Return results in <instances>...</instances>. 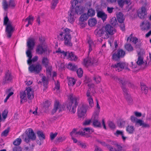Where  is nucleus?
Listing matches in <instances>:
<instances>
[{"label": "nucleus", "mask_w": 151, "mask_h": 151, "mask_svg": "<svg viewBox=\"0 0 151 151\" xmlns=\"http://www.w3.org/2000/svg\"><path fill=\"white\" fill-rule=\"evenodd\" d=\"M69 97L70 99V101L68 103L67 105V107L68 109L70 111V112L73 114H74L76 111V109L78 104V101L79 98L78 96L71 94H70Z\"/></svg>", "instance_id": "f257e3e1"}, {"label": "nucleus", "mask_w": 151, "mask_h": 151, "mask_svg": "<svg viewBox=\"0 0 151 151\" xmlns=\"http://www.w3.org/2000/svg\"><path fill=\"white\" fill-rule=\"evenodd\" d=\"M4 24L6 25V32L7 37L8 38H10L14 31V27L13 26L12 22L9 20L7 16L4 18Z\"/></svg>", "instance_id": "f03ea898"}, {"label": "nucleus", "mask_w": 151, "mask_h": 151, "mask_svg": "<svg viewBox=\"0 0 151 151\" xmlns=\"http://www.w3.org/2000/svg\"><path fill=\"white\" fill-rule=\"evenodd\" d=\"M34 41V39L32 38H29L27 40V46L28 49L26 53L27 56L29 58L27 60L28 64H30V60L32 58L31 51L33 49L35 46Z\"/></svg>", "instance_id": "7ed1b4c3"}, {"label": "nucleus", "mask_w": 151, "mask_h": 151, "mask_svg": "<svg viewBox=\"0 0 151 151\" xmlns=\"http://www.w3.org/2000/svg\"><path fill=\"white\" fill-rule=\"evenodd\" d=\"M111 144L115 146V148L110 145H107V148L109 151H126L123 148L122 144L114 141H113Z\"/></svg>", "instance_id": "20e7f679"}, {"label": "nucleus", "mask_w": 151, "mask_h": 151, "mask_svg": "<svg viewBox=\"0 0 151 151\" xmlns=\"http://www.w3.org/2000/svg\"><path fill=\"white\" fill-rule=\"evenodd\" d=\"M88 85L89 87V88L86 93V96L88 97L87 99L89 106L91 108L93 106V99L91 96L90 94L91 92L92 93H93L94 92V91L93 92V91L94 90L93 88L94 85L93 84H88Z\"/></svg>", "instance_id": "39448f33"}, {"label": "nucleus", "mask_w": 151, "mask_h": 151, "mask_svg": "<svg viewBox=\"0 0 151 151\" xmlns=\"http://www.w3.org/2000/svg\"><path fill=\"white\" fill-rule=\"evenodd\" d=\"M64 43L65 44L68 46H71L72 44L71 42V36L70 34V29L66 28L64 30Z\"/></svg>", "instance_id": "423d86ee"}, {"label": "nucleus", "mask_w": 151, "mask_h": 151, "mask_svg": "<svg viewBox=\"0 0 151 151\" xmlns=\"http://www.w3.org/2000/svg\"><path fill=\"white\" fill-rule=\"evenodd\" d=\"M87 106L86 105L82 104L80 105L78 109V114L79 117L83 118L86 112Z\"/></svg>", "instance_id": "0eeeda50"}, {"label": "nucleus", "mask_w": 151, "mask_h": 151, "mask_svg": "<svg viewBox=\"0 0 151 151\" xmlns=\"http://www.w3.org/2000/svg\"><path fill=\"white\" fill-rule=\"evenodd\" d=\"M13 78V76L11 72L9 70H7L6 72L5 75L3 78L2 84L4 85L12 82Z\"/></svg>", "instance_id": "6e6552de"}, {"label": "nucleus", "mask_w": 151, "mask_h": 151, "mask_svg": "<svg viewBox=\"0 0 151 151\" xmlns=\"http://www.w3.org/2000/svg\"><path fill=\"white\" fill-rule=\"evenodd\" d=\"M26 133L27 135V137L24 139L25 141L28 143L30 141V139L32 140H34L36 138V136L35 135L33 130L31 128L28 129V132L26 131Z\"/></svg>", "instance_id": "1a4fd4ad"}, {"label": "nucleus", "mask_w": 151, "mask_h": 151, "mask_svg": "<svg viewBox=\"0 0 151 151\" xmlns=\"http://www.w3.org/2000/svg\"><path fill=\"white\" fill-rule=\"evenodd\" d=\"M42 67L39 64H32L29 67V70L31 72H34L35 74L39 73L42 70Z\"/></svg>", "instance_id": "9d476101"}, {"label": "nucleus", "mask_w": 151, "mask_h": 151, "mask_svg": "<svg viewBox=\"0 0 151 151\" xmlns=\"http://www.w3.org/2000/svg\"><path fill=\"white\" fill-rule=\"evenodd\" d=\"M112 78L116 81L118 82L120 84H121V86L123 91V88H125L126 90H128L125 86L128 81H127L124 78H119L117 76H113Z\"/></svg>", "instance_id": "9b49d317"}, {"label": "nucleus", "mask_w": 151, "mask_h": 151, "mask_svg": "<svg viewBox=\"0 0 151 151\" xmlns=\"http://www.w3.org/2000/svg\"><path fill=\"white\" fill-rule=\"evenodd\" d=\"M105 31L104 27L100 29L99 30L95 31V34L97 37H102L104 39H107L109 37L108 34Z\"/></svg>", "instance_id": "f8f14e48"}, {"label": "nucleus", "mask_w": 151, "mask_h": 151, "mask_svg": "<svg viewBox=\"0 0 151 151\" xmlns=\"http://www.w3.org/2000/svg\"><path fill=\"white\" fill-rule=\"evenodd\" d=\"M105 31L108 35H112L116 32V30L114 27L110 24H108L104 27Z\"/></svg>", "instance_id": "ddd939ff"}, {"label": "nucleus", "mask_w": 151, "mask_h": 151, "mask_svg": "<svg viewBox=\"0 0 151 151\" xmlns=\"http://www.w3.org/2000/svg\"><path fill=\"white\" fill-rule=\"evenodd\" d=\"M125 51L122 50H118L117 53L113 55V58L114 60H118L119 59L123 57L125 55Z\"/></svg>", "instance_id": "4468645a"}, {"label": "nucleus", "mask_w": 151, "mask_h": 151, "mask_svg": "<svg viewBox=\"0 0 151 151\" xmlns=\"http://www.w3.org/2000/svg\"><path fill=\"white\" fill-rule=\"evenodd\" d=\"M46 47L43 44H41L37 46L36 51L39 54L41 55L47 51Z\"/></svg>", "instance_id": "2eb2a0df"}, {"label": "nucleus", "mask_w": 151, "mask_h": 151, "mask_svg": "<svg viewBox=\"0 0 151 151\" xmlns=\"http://www.w3.org/2000/svg\"><path fill=\"white\" fill-rule=\"evenodd\" d=\"M85 132H83L82 131H77V129L74 128L70 133V135L71 137H79L81 135L84 136L85 135Z\"/></svg>", "instance_id": "dca6fc26"}, {"label": "nucleus", "mask_w": 151, "mask_h": 151, "mask_svg": "<svg viewBox=\"0 0 151 151\" xmlns=\"http://www.w3.org/2000/svg\"><path fill=\"white\" fill-rule=\"evenodd\" d=\"M126 64L123 62H119L116 64L113 65V68L115 69V70L118 72L122 71V69H124L126 66Z\"/></svg>", "instance_id": "f3484780"}, {"label": "nucleus", "mask_w": 151, "mask_h": 151, "mask_svg": "<svg viewBox=\"0 0 151 151\" xmlns=\"http://www.w3.org/2000/svg\"><path fill=\"white\" fill-rule=\"evenodd\" d=\"M99 114H93L92 117V120L93 122V125L95 127H101V123L98 121Z\"/></svg>", "instance_id": "a211bd4d"}, {"label": "nucleus", "mask_w": 151, "mask_h": 151, "mask_svg": "<svg viewBox=\"0 0 151 151\" xmlns=\"http://www.w3.org/2000/svg\"><path fill=\"white\" fill-rule=\"evenodd\" d=\"M69 15L68 16V21L70 23H73L75 20V17L74 15L76 14L75 12V9H72L68 12Z\"/></svg>", "instance_id": "6ab92c4d"}, {"label": "nucleus", "mask_w": 151, "mask_h": 151, "mask_svg": "<svg viewBox=\"0 0 151 151\" xmlns=\"http://www.w3.org/2000/svg\"><path fill=\"white\" fill-rule=\"evenodd\" d=\"M124 94L125 98L129 104H132L133 103V100L128 93V90H126L125 88H123Z\"/></svg>", "instance_id": "aec40b11"}, {"label": "nucleus", "mask_w": 151, "mask_h": 151, "mask_svg": "<svg viewBox=\"0 0 151 151\" xmlns=\"http://www.w3.org/2000/svg\"><path fill=\"white\" fill-rule=\"evenodd\" d=\"M20 96L21 99L20 103H23L27 101V94L26 90L24 91H21L20 93Z\"/></svg>", "instance_id": "412c9836"}, {"label": "nucleus", "mask_w": 151, "mask_h": 151, "mask_svg": "<svg viewBox=\"0 0 151 151\" xmlns=\"http://www.w3.org/2000/svg\"><path fill=\"white\" fill-rule=\"evenodd\" d=\"M97 16L98 18H101L104 22L107 18V15L102 11L97 12Z\"/></svg>", "instance_id": "4be33fe9"}, {"label": "nucleus", "mask_w": 151, "mask_h": 151, "mask_svg": "<svg viewBox=\"0 0 151 151\" xmlns=\"http://www.w3.org/2000/svg\"><path fill=\"white\" fill-rule=\"evenodd\" d=\"M146 15V9L145 7L142 8L141 10L138 13V16L140 19H143Z\"/></svg>", "instance_id": "5701e85b"}, {"label": "nucleus", "mask_w": 151, "mask_h": 151, "mask_svg": "<svg viewBox=\"0 0 151 151\" xmlns=\"http://www.w3.org/2000/svg\"><path fill=\"white\" fill-rule=\"evenodd\" d=\"M27 95L28 98L30 100L33 99L34 97V94L33 93V91L29 87L25 90Z\"/></svg>", "instance_id": "b1692460"}, {"label": "nucleus", "mask_w": 151, "mask_h": 151, "mask_svg": "<svg viewBox=\"0 0 151 151\" xmlns=\"http://www.w3.org/2000/svg\"><path fill=\"white\" fill-rule=\"evenodd\" d=\"M96 62H97L96 61H93L92 59L89 58H88L84 60V65L87 67L91 65Z\"/></svg>", "instance_id": "393cba45"}, {"label": "nucleus", "mask_w": 151, "mask_h": 151, "mask_svg": "<svg viewBox=\"0 0 151 151\" xmlns=\"http://www.w3.org/2000/svg\"><path fill=\"white\" fill-rule=\"evenodd\" d=\"M143 54V53L141 52H139L138 53V59L137 63L138 65H141L144 63Z\"/></svg>", "instance_id": "a878e982"}, {"label": "nucleus", "mask_w": 151, "mask_h": 151, "mask_svg": "<svg viewBox=\"0 0 151 151\" xmlns=\"http://www.w3.org/2000/svg\"><path fill=\"white\" fill-rule=\"evenodd\" d=\"M85 8L81 6H77L75 9V14H81L83 12Z\"/></svg>", "instance_id": "bb28decb"}, {"label": "nucleus", "mask_w": 151, "mask_h": 151, "mask_svg": "<svg viewBox=\"0 0 151 151\" xmlns=\"http://www.w3.org/2000/svg\"><path fill=\"white\" fill-rule=\"evenodd\" d=\"M116 17L119 22H123L125 19L123 14L121 12L117 14Z\"/></svg>", "instance_id": "cd10ccee"}, {"label": "nucleus", "mask_w": 151, "mask_h": 151, "mask_svg": "<svg viewBox=\"0 0 151 151\" xmlns=\"http://www.w3.org/2000/svg\"><path fill=\"white\" fill-rule=\"evenodd\" d=\"M68 58L71 60L76 61L77 59L76 56L73 52H69L68 53Z\"/></svg>", "instance_id": "c85d7f7f"}, {"label": "nucleus", "mask_w": 151, "mask_h": 151, "mask_svg": "<svg viewBox=\"0 0 151 151\" xmlns=\"http://www.w3.org/2000/svg\"><path fill=\"white\" fill-rule=\"evenodd\" d=\"M59 102L58 101H56L54 104V108L52 111V114L55 113L58 109H59V112H60L62 111L61 109L60 108V107H59Z\"/></svg>", "instance_id": "c756f323"}, {"label": "nucleus", "mask_w": 151, "mask_h": 151, "mask_svg": "<svg viewBox=\"0 0 151 151\" xmlns=\"http://www.w3.org/2000/svg\"><path fill=\"white\" fill-rule=\"evenodd\" d=\"M37 136L40 140H43L45 139V135L43 132L42 131H38L37 132Z\"/></svg>", "instance_id": "7c9ffc66"}, {"label": "nucleus", "mask_w": 151, "mask_h": 151, "mask_svg": "<svg viewBox=\"0 0 151 151\" xmlns=\"http://www.w3.org/2000/svg\"><path fill=\"white\" fill-rule=\"evenodd\" d=\"M34 19V18L32 15H29L28 17L25 20V22H26L27 21H28V24L26 25V26L27 27L29 26V25L32 24Z\"/></svg>", "instance_id": "2f4dec72"}, {"label": "nucleus", "mask_w": 151, "mask_h": 151, "mask_svg": "<svg viewBox=\"0 0 151 151\" xmlns=\"http://www.w3.org/2000/svg\"><path fill=\"white\" fill-rule=\"evenodd\" d=\"M97 20L94 18H92L89 19L88 23V24L91 27L95 26L97 23Z\"/></svg>", "instance_id": "473e14b6"}, {"label": "nucleus", "mask_w": 151, "mask_h": 151, "mask_svg": "<svg viewBox=\"0 0 151 151\" xmlns=\"http://www.w3.org/2000/svg\"><path fill=\"white\" fill-rule=\"evenodd\" d=\"M138 124L140 126H142L143 128H148L150 127L149 125L147 123H145L144 121L141 120H139L137 122Z\"/></svg>", "instance_id": "72a5a7b5"}, {"label": "nucleus", "mask_w": 151, "mask_h": 151, "mask_svg": "<svg viewBox=\"0 0 151 151\" xmlns=\"http://www.w3.org/2000/svg\"><path fill=\"white\" fill-rule=\"evenodd\" d=\"M126 131L129 134H132L134 131V128L133 126L128 125L126 128Z\"/></svg>", "instance_id": "f704fd0d"}, {"label": "nucleus", "mask_w": 151, "mask_h": 151, "mask_svg": "<svg viewBox=\"0 0 151 151\" xmlns=\"http://www.w3.org/2000/svg\"><path fill=\"white\" fill-rule=\"evenodd\" d=\"M41 80L43 84V86L45 88V89H46L47 87V85L48 83L47 79L45 76H43Z\"/></svg>", "instance_id": "c9c22d12"}, {"label": "nucleus", "mask_w": 151, "mask_h": 151, "mask_svg": "<svg viewBox=\"0 0 151 151\" xmlns=\"http://www.w3.org/2000/svg\"><path fill=\"white\" fill-rule=\"evenodd\" d=\"M141 27H142V26H141ZM141 27L142 30L147 31L150 28V23L148 21H147L144 26Z\"/></svg>", "instance_id": "e433bc0d"}, {"label": "nucleus", "mask_w": 151, "mask_h": 151, "mask_svg": "<svg viewBox=\"0 0 151 151\" xmlns=\"http://www.w3.org/2000/svg\"><path fill=\"white\" fill-rule=\"evenodd\" d=\"M110 22V24L114 27L118 24L117 19L115 17H113L111 19Z\"/></svg>", "instance_id": "4c0bfd02"}, {"label": "nucleus", "mask_w": 151, "mask_h": 151, "mask_svg": "<svg viewBox=\"0 0 151 151\" xmlns=\"http://www.w3.org/2000/svg\"><path fill=\"white\" fill-rule=\"evenodd\" d=\"M68 68L73 71H76L77 69V67L75 65L69 63L68 66Z\"/></svg>", "instance_id": "58836bf2"}, {"label": "nucleus", "mask_w": 151, "mask_h": 151, "mask_svg": "<svg viewBox=\"0 0 151 151\" xmlns=\"http://www.w3.org/2000/svg\"><path fill=\"white\" fill-rule=\"evenodd\" d=\"M125 124V122L123 119H119L117 121V124L120 128L124 127Z\"/></svg>", "instance_id": "ea45409f"}, {"label": "nucleus", "mask_w": 151, "mask_h": 151, "mask_svg": "<svg viewBox=\"0 0 151 151\" xmlns=\"http://www.w3.org/2000/svg\"><path fill=\"white\" fill-rule=\"evenodd\" d=\"M129 39L130 41H132V42L135 44H136L138 41V40L137 38L134 37L133 38V35L132 34H131L130 36L127 38V41H128Z\"/></svg>", "instance_id": "a19ab883"}, {"label": "nucleus", "mask_w": 151, "mask_h": 151, "mask_svg": "<svg viewBox=\"0 0 151 151\" xmlns=\"http://www.w3.org/2000/svg\"><path fill=\"white\" fill-rule=\"evenodd\" d=\"M93 80L96 83H99L101 81L100 77L96 75H94L93 76Z\"/></svg>", "instance_id": "79ce46f5"}, {"label": "nucleus", "mask_w": 151, "mask_h": 151, "mask_svg": "<svg viewBox=\"0 0 151 151\" xmlns=\"http://www.w3.org/2000/svg\"><path fill=\"white\" fill-rule=\"evenodd\" d=\"M141 86L142 92L144 93L145 94H147L148 89V87H146L145 85L143 83H141Z\"/></svg>", "instance_id": "37998d69"}, {"label": "nucleus", "mask_w": 151, "mask_h": 151, "mask_svg": "<svg viewBox=\"0 0 151 151\" xmlns=\"http://www.w3.org/2000/svg\"><path fill=\"white\" fill-rule=\"evenodd\" d=\"M49 63V60L46 57H43L42 60V64L44 65L45 67H47Z\"/></svg>", "instance_id": "c03bdc74"}, {"label": "nucleus", "mask_w": 151, "mask_h": 151, "mask_svg": "<svg viewBox=\"0 0 151 151\" xmlns=\"http://www.w3.org/2000/svg\"><path fill=\"white\" fill-rule=\"evenodd\" d=\"M88 16L86 14H82L80 17V21L83 22L86 20L88 18Z\"/></svg>", "instance_id": "a18cd8bd"}, {"label": "nucleus", "mask_w": 151, "mask_h": 151, "mask_svg": "<svg viewBox=\"0 0 151 151\" xmlns=\"http://www.w3.org/2000/svg\"><path fill=\"white\" fill-rule=\"evenodd\" d=\"M95 11L92 8L89 9L87 12V15L89 16L92 17L94 16L95 14Z\"/></svg>", "instance_id": "49530a36"}, {"label": "nucleus", "mask_w": 151, "mask_h": 151, "mask_svg": "<svg viewBox=\"0 0 151 151\" xmlns=\"http://www.w3.org/2000/svg\"><path fill=\"white\" fill-rule=\"evenodd\" d=\"M76 83L75 80L73 78H70L68 79V85L70 86H73Z\"/></svg>", "instance_id": "de8ad7c7"}, {"label": "nucleus", "mask_w": 151, "mask_h": 151, "mask_svg": "<svg viewBox=\"0 0 151 151\" xmlns=\"http://www.w3.org/2000/svg\"><path fill=\"white\" fill-rule=\"evenodd\" d=\"M130 119L132 122L133 123H135L136 124H138L137 122L140 119H138L136 117L134 116H131L130 117Z\"/></svg>", "instance_id": "09e8293b"}, {"label": "nucleus", "mask_w": 151, "mask_h": 151, "mask_svg": "<svg viewBox=\"0 0 151 151\" xmlns=\"http://www.w3.org/2000/svg\"><path fill=\"white\" fill-rule=\"evenodd\" d=\"M2 6L4 10H6L9 7V4L7 3V2L6 0H3L2 2Z\"/></svg>", "instance_id": "8fccbe9b"}, {"label": "nucleus", "mask_w": 151, "mask_h": 151, "mask_svg": "<svg viewBox=\"0 0 151 151\" xmlns=\"http://www.w3.org/2000/svg\"><path fill=\"white\" fill-rule=\"evenodd\" d=\"M22 142V140L20 138L17 139L13 142V144L16 146H19Z\"/></svg>", "instance_id": "3c124183"}, {"label": "nucleus", "mask_w": 151, "mask_h": 151, "mask_svg": "<svg viewBox=\"0 0 151 151\" xmlns=\"http://www.w3.org/2000/svg\"><path fill=\"white\" fill-rule=\"evenodd\" d=\"M116 135H121L122 136V139H123V140H125L126 137L124 136V134L123 132L122 131H120L119 130H117L116 131Z\"/></svg>", "instance_id": "603ef678"}, {"label": "nucleus", "mask_w": 151, "mask_h": 151, "mask_svg": "<svg viewBox=\"0 0 151 151\" xmlns=\"http://www.w3.org/2000/svg\"><path fill=\"white\" fill-rule=\"evenodd\" d=\"M10 129V127H8L1 134V136L6 137L9 132Z\"/></svg>", "instance_id": "864d4df0"}, {"label": "nucleus", "mask_w": 151, "mask_h": 151, "mask_svg": "<svg viewBox=\"0 0 151 151\" xmlns=\"http://www.w3.org/2000/svg\"><path fill=\"white\" fill-rule=\"evenodd\" d=\"M125 49L129 51H131L133 50V48L130 44H127L125 45Z\"/></svg>", "instance_id": "5fc2aeb1"}, {"label": "nucleus", "mask_w": 151, "mask_h": 151, "mask_svg": "<svg viewBox=\"0 0 151 151\" xmlns=\"http://www.w3.org/2000/svg\"><path fill=\"white\" fill-rule=\"evenodd\" d=\"M79 78H81L83 76V72L82 69L81 68H80L78 69L76 72Z\"/></svg>", "instance_id": "6e6d98bb"}, {"label": "nucleus", "mask_w": 151, "mask_h": 151, "mask_svg": "<svg viewBox=\"0 0 151 151\" xmlns=\"http://www.w3.org/2000/svg\"><path fill=\"white\" fill-rule=\"evenodd\" d=\"M83 130L85 131L86 132L89 134H91L93 132V129L89 127L84 128Z\"/></svg>", "instance_id": "4d7b16f0"}, {"label": "nucleus", "mask_w": 151, "mask_h": 151, "mask_svg": "<svg viewBox=\"0 0 151 151\" xmlns=\"http://www.w3.org/2000/svg\"><path fill=\"white\" fill-rule=\"evenodd\" d=\"M58 0H52V2L51 9H54L55 6H56L58 2Z\"/></svg>", "instance_id": "13d9d810"}, {"label": "nucleus", "mask_w": 151, "mask_h": 151, "mask_svg": "<svg viewBox=\"0 0 151 151\" xmlns=\"http://www.w3.org/2000/svg\"><path fill=\"white\" fill-rule=\"evenodd\" d=\"M45 67L46 68V71L47 73L50 75L51 73V71H52V66L48 65L47 67Z\"/></svg>", "instance_id": "bf43d9fd"}, {"label": "nucleus", "mask_w": 151, "mask_h": 151, "mask_svg": "<svg viewBox=\"0 0 151 151\" xmlns=\"http://www.w3.org/2000/svg\"><path fill=\"white\" fill-rule=\"evenodd\" d=\"M96 108L97 109L96 110L93 114H99L100 112V107L97 100L96 102Z\"/></svg>", "instance_id": "052dcab7"}, {"label": "nucleus", "mask_w": 151, "mask_h": 151, "mask_svg": "<svg viewBox=\"0 0 151 151\" xmlns=\"http://www.w3.org/2000/svg\"><path fill=\"white\" fill-rule=\"evenodd\" d=\"M88 44L89 46V53L92 50V48L91 47L93 45V43L92 41L91 40H88Z\"/></svg>", "instance_id": "680f3d73"}, {"label": "nucleus", "mask_w": 151, "mask_h": 151, "mask_svg": "<svg viewBox=\"0 0 151 151\" xmlns=\"http://www.w3.org/2000/svg\"><path fill=\"white\" fill-rule=\"evenodd\" d=\"M38 58V57L37 56H35L32 59V58L30 60V64H28L29 65H30L32 62H35L36 61Z\"/></svg>", "instance_id": "e2e57ef3"}, {"label": "nucleus", "mask_w": 151, "mask_h": 151, "mask_svg": "<svg viewBox=\"0 0 151 151\" xmlns=\"http://www.w3.org/2000/svg\"><path fill=\"white\" fill-rule=\"evenodd\" d=\"M58 134V133L55 132V133H53L52 132H51L50 133V139L51 140H53L54 139L55 137H56Z\"/></svg>", "instance_id": "0e129e2a"}, {"label": "nucleus", "mask_w": 151, "mask_h": 151, "mask_svg": "<svg viewBox=\"0 0 151 151\" xmlns=\"http://www.w3.org/2000/svg\"><path fill=\"white\" fill-rule=\"evenodd\" d=\"M117 2L119 6L122 7L124 4V0H118Z\"/></svg>", "instance_id": "69168bd1"}, {"label": "nucleus", "mask_w": 151, "mask_h": 151, "mask_svg": "<svg viewBox=\"0 0 151 151\" xmlns=\"http://www.w3.org/2000/svg\"><path fill=\"white\" fill-rule=\"evenodd\" d=\"M13 151H22V150L20 147L16 146L13 148Z\"/></svg>", "instance_id": "338daca9"}, {"label": "nucleus", "mask_w": 151, "mask_h": 151, "mask_svg": "<svg viewBox=\"0 0 151 151\" xmlns=\"http://www.w3.org/2000/svg\"><path fill=\"white\" fill-rule=\"evenodd\" d=\"M109 126L111 129H114L115 128V124L112 122H109Z\"/></svg>", "instance_id": "774afa93"}]
</instances>
